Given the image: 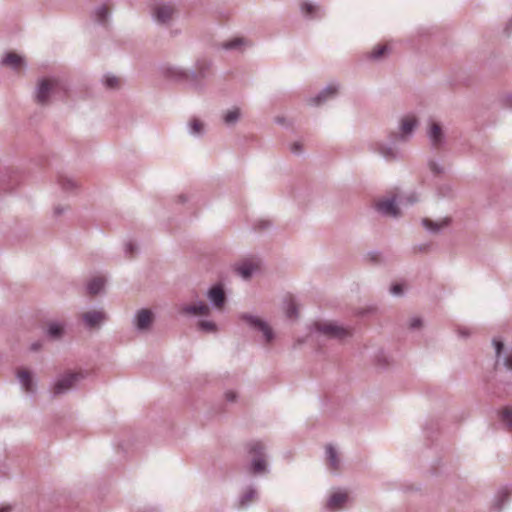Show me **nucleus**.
Returning a JSON list of instances; mask_svg holds the SVG:
<instances>
[{"label":"nucleus","instance_id":"nucleus-1","mask_svg":"<svg viewBox=\"0 0 512 512\" xmlns=\"http://www.w3.org/2000/svg\"><path fill=\"white\" fill-rule=\"evenodd\" d=\"M312 334L320 344L323 340L342 341L352 335L351 329L344 327L333 321H319L314 323Z\"/></svg>","mask_w":512,"mask_h":512},{"label":"nucleus","instance_id":"nucleus-2","mask_svg":"<svg viewBox=\"0 0 512 512\" xmlns=\"http://www.w3.org/2000/svg\"><path fill=\"white\" fill-rule=\"evenodd\" d=\"M66 88L56 79H43L40 81L36 93V101L39 104H47L51 99L63 100L66 96Z\"/></svg>","mask_w":512,"mask_h":512},{"label":"nucleus","instance_id":"nucleus-3","mask_svg":"<svg viewBox=\"0 0 512 512\" xmlns=\"http://www.w3.org/2000/svg\"><path fill=\"white\" fill-rule=\"evenodd\" d=\"M247 450L251 456L249 471L253 475L269 473V466L266 456V447L261 441H252L247 444Z\"/></svg>","mask_w":512,"mask_h":512},{"label":"nucleus","instance_id":"nucleus-4","mask_svg":"<svg viewBox=\"0 0 512 512\" xmlns=\"http://www.w3.org/2000/svg\"><path fill=\"white\" fill-rule=\"evenodd\" d=\"M86 377V373L83 371L77 372H66L60 375L52 385V393L54 396H60L68 393L69 391L75 389L78 384L84 380Z\"/></svg>","mask_w":512,"mask_h":512},{"label":"nucleus","instance_id":"nucleus-5","mask_svg":"<svg viewBox=\"0 0 512 512\" xmlns=\"http://www.w3.org/2000/svg\"><path fill=\"white\" fill-rule=\"evenodd\" d=\"M413 131L414 130H397L391 133V143L389 145L380 144L379 152L386 158V160L395 159L398 156L396 146L400 143L409 141L413 136Z\"/></svg>","mask_w":512,"mask_h":512},{"label":"nucleus","instance_id":"nucleus-6","mask_svg":"<svg viewBox=\"0 0 512 512\" xmlns=\"http://www.w3.org/2000/svg\"><path fill=\"white\" fill-rule=\"evenodd\" d=\"M240 319L244 321L251 329L260 332L266 345L270 344L274 340L275 334L273 329L266 321L248 313L241 314Z\"/></svg>","mask_w":512,"mask_h":512},{"label":"nucleus","instance_id":"nucleus-7","mask_svg":"<svg viewBox=\"0 0 512 512\" xmlns=\"http://www.w3.org/2000/svg\"><path fill=\"white\" fill-rule=\"evenodd\" d=\"M493 346L495 348L496 366L502 364L503 367L512 372V349H505L502 341L493 339Z\"/></svg>","mask_w":512,"mask_h":512},{"label":"nucleus","instance_id":"nucleus-8","mask_svg":"<svg viewBox=\"0 0 512 512\" xmlns=\"http://www.w3.org/2000/svg\"><path fill=\"white\" fill-rule=\"evenodd\" d=\"M108 316L103 310H89L81 314V320L86 328L94 329L99 328Z\"/></svg>","mask_w":512,"mask_h":512},{"label":"nucleus","instance_id":"nucleus-9","mask_svg":"<svg viewBox=\"0 0 512 512\" xmlns=\"http://www.w3.org/2000/svg\"><path fill=\"white\" fill-rule=\"evenodd\" d=\"M376 210L383 216H387V217L396 218L400 215L399 208L396 205L395 196L379 199L376 202Z\"/></svg>","mask_w":512,"mask_h":512},{"label":"nucleus","instance_id":"nucleus-10","mask_svg":"<svg viewBox=\"0 0 512 512\" xmlns=\"http://www.w3.org/2000/svg\"><path fill=\"white\" fill-rule=\"evenodd\" d=\"M154 320V314L150 309H140L136 312L133 318V325L137 331H147Z\"/></svg>","mask_w":512,"mask_h":512},{"label":"nucleus","instance_id":"nucleus-11","mask_svg":"<svg viewBox=\"0 0 512 512\" xmlns=\"http://www.w3.org/2000/svg\"><path fill=\"white\" fill-rule=\"evenodd\" d=\"M16 378L26 394L31 395L36 392V383L31 371L25 368H19L16 372Z\"/></svg>","mask_w":512,"mask_h":512},{"label":"nucleus","instance_id":"nucleus-12","mask_svg":"<svg viewBox=\"0 0 512 512\" xmlns=\"http://www.w3.org/2000/svg\"><path fill=\"white\" fill-rule=\"evenodd\" d=\"M180 313L189 316H209L211 308L207 303L200 300L191 304H184L180 308Z\"/></svg>","mask_w":512,"mask_h":512},{"label":"nucleus","instance_id":"nucleus-13","mask_svg":"<svg viewBox=\"0 0 512 512\" xmlns=\"http://www.w3.org/2000/svg\"><path fill=\"white\" fill-rule=\"evenodd\" d=\"M206 296L209 299L211 305L216 309L221 310L226 303V294L222 284L213 285L207 291Z\"/></svg>","mask_w":512,"mask_h":512},{"label":"nucleus","instance_id":"nucleus-14","mask_svg":"<svg viewBox=\"0 0 512 512\" xmlns=\"http://www.w3.org/2000/svg\"><path fill=\"white\" fill-rule=\"evenodd\" d=\"M326 462L330 471H338L341 467L339 453L332 444L325 446Z\"/></svg>","mask_w":512,"mask_h":512},{"label":"nucleus","instance_id":"nucleus-15","mask_svg":"<svg viewBox=\"0 0 512 512\" xmlns=\"http://www.w3.org/2000/svg\"><path fill=\"white\" fill-rule=\"evenodd\" d=\"M349 496L345 491L334 492L327 501V508L330 510H339L347 503Z\"/></svg>","mask_w":512,"mask_h":512},{"label":"nucleus","instance_id":"nucleus-16","mask_svg":"<svg viewBox=\"0 0 512 512\" xmlns=\"http://www.w3.org/2000/svg\"><path fill=\"white\" fill-rule=\"evenodd\" d=\"M176 10L170 4L158 5L154 10L155 18L160 23H167L172 19Z\"/></svg>","mask_w":512,"mask_h":512},{"label":"nucleus","instance_id":"nucleus-17","mask_svg":"<svg viewBox=\"0 0 512 512\" xmlns=\"http://www.w3.org/2000/svg\"><path fill=\"white\" fill-rule=\"evenodd\" d=\"M510 496V490L507 487L501 488L498 490V492L495 494L491 510L493 512H501L504 505L508 502Z\"/></svg>","mask_w":512,"mask_h":512},{"label":"nucleus","instance_id":"nucleus-18","mask_svg":"<svg viewBox=\"0 0 512 512\" xmlns=\"http://www.w3.org/2000/svg\"><path fill=\"white\" fill-rule=\"evenodd\" d=\"M66 323L63 321H50L47 324V335L53 340H59L64 336Z\"/></svg>","mask_w":512,"mask_h":512},{"label":"nucleus","instance_id":"nucleus-19","mask_svg":"<svg viewBox=\"0 0 512 512\" xmlns=\"http://www.w3.org/2000/svg\"><path fill=\"white\" fill-rule=\"evenodd\" d=\"M258 499V491L255 487L249 486L243 492V494L239 497L238 507L245 509L247 508L251 502L256 501Z\"/></svg>","mask_w":512,"mask_h":512},{"label":"nucleus","instance_id":"nucleus-20","mask_svg":"<svg viewBox=\"0 0 512 512\" xmlns=\"http://www.w3.org/2000/svg\"><path fill=\"white\" fill-rule=\"evenodd\" d=\"M106 279L103 276L92 277L86 285L87 293L91 296L99 294L105 286Z\"/></svg>","mask_w":512,"mask_h":512},{"label":"nucleus","instance_id":"nucleus-21","mask_svg":"<svg viewBox=\"0 0 512 512\" xmlns=\"http://www.w3.org/2000/svg\"><path fill=\"white\" fill-rule=\"evenodd\" d=\"M450 222V219L449 218H444L440 221H432L430 219H423L422 220V223H423V226L429 230L430 232L432 233H437L439 232L441 229H443L444 227H446Z\"/></svg>","mask_w":512,"mask_h":512},{"label":"nucleus","instance_id":"nucleus-22","mask_svg":"<svg viewBox=\"0 0 512 512\" xmlns=\"http://www.w3.org/2000/svg\"><path fill=\"white\" fill-rule=\"evenodd\" d=\"M427 138L431 146L437 148L445 143L444 130H428Z\"/></svg>","mask_w":512,"mask_h":512},{"label":"nucleus","instance_id":"nucleus-23","mask_svg":"<svg viewBox=\"0 0 512 512\" xmlns=\"http://www.w3.org/2000/svg\"><path fill=\"white\" fill-rule=\"evenodd\" d=\"M3 63L15 70H20L24 65V60L20 55L10 52L4 58Z\"/></svg>","mask_w":512,"mask_h":512},{"label":"nucleus","instance_id":"nucleus-24","mask_svg":"<svg viewBox=\"0 0 512 512\" xmlns=\"http://www.w3.org/2000/svg\"><path fill=\"white\" fill-rule=\"evenodd\" d=\"M61 189L65 192H71L79 187V183L72 177L61 175L58 179Z\"/></svg>","mask_w":512,"mask_h":512},{"label":"nucleus","instance_id":"nucleus-25","mask_svg":"<svg viewBox=\"0 0 512 512\" xmlns=\"http://www.w3.org/2000/svg\"><path fill=\"white\" fill-rule=\"evenodd\" d=\"M236 270L243 279L247 280L257 270V265L251 262H245L239 265Z\"/></svg>","mask_w":512,"mask_h":512},{"label":"nucleus","instance_id":"nucleus-26","mask_svg":"<svg viewBox=\"0 0 512 512\" xmlns=\"http://www.w3.org/2000/svg\"><path fill=\"white\" fill-rule=\"evenodd\" d=\"M337 93V88L335 86H328L325 90H323L318 96L312 99L313 104L320 105L328 98L333 97Z\"/></svg>","mask_w":512,"mask_h":512},{"label":"nucleus","instance_id":"nucleus-27","mask_svg":"<svg viewBox=\"0 0 512 512\" xmlns=\"http://www.w3.org/2000/svg\"><path fill=\"white\" fill-rule=\"evenodd\" d=\"M500 419H501L502 423L504 424V426L506 427V429L510 433H512V409H510V408L503 409L500 414Z\"/></svg>","mask_w":512,"mask_h":512},{"label":"nucleus","instance_id":"nucleus-28","mask_svg":"<svg viewBox=\"0 0 512 512\" xmlns=\"http://www.w3.org/2000/svg\"><path fill=\"white\" fill-rule=\"evenodd\" d=\"M197 326L201 331H204L207 333L217 332V325L215 324V322L210 321V320H200L198 322Z\"/></svg>","mask_w":512,"mask_h":512},{"label":"nucleus","instance_id":"nucleus-29","mask_svg":"<svg viewBox=\"0 0 512 512\" xmlns=\"http://www.w3.org/2000/svg\"><path fill=\"white\" fill-rule=\"evenodd\" d=\"M246 44L247 42L244 38H235L231 41L224 42L222 47L225 49H238Z\"/></svg>","mask_w":512,"mask_h":512},{"label":"nucleus","instance_id":"nucleus-30","mask_svg":"<svg viewBox=\"0 0 512 512\" xmlns=\"http://www.w3.org/2000/svg\"><path fill=\"white\" fill-rule=\"evenodd\" d=\"M239 117H240V110L238 108H233L232 110H229L225 114L224 120H225L226 124L231 125V124H234Z\"/></svg>","mask_w":512,"mask_h":512},{"label":"nucleus","instance_id":"nucleus-31","mask_svg":"<svg viewBox=\"0 0 512 512\" xmlns=\"http://www.w3.org/2000/svg\"><path fill=\"white\" fill-rule=\"evenodd\" d=\"M286 315L290 319L298 317V307L294 300L290 299L286 306Z\"/></svg>","mask_w":512,"mask_h":512},{"label":"nucleus","instance_id":"nucleus-32","mask_svg":"<svg viewBox=\"0 0 512 512\" xmlns=\"http://www.w3.org/2000/svg\"><path fill=\"white\" fill-rule=\"evenodd\" d=\"M389 50V46L387 44L385 45H377L373 48L371 51V57L374 59H379L382 56H384Z\"/></svg>","mask_w":512,"mask_h":512},{"label":"nucleus","instance_id":"nucleus-33","mask_svg":"<svg viewBox=\"0 0 512 512\" xmlns=\"http://www.w3.org/2000/svg\"><path fill=\"white\" fill-rule=\"evenodd\" d=\"M418 125L417 118L414 115H407L402 119L401 127L405 129L415 128Z\"/></svg>","mask_w":512,"mask_h":512},{"label":"nucleus","instance_id":"nucleus-34","mask_svg":"<svg viewBox=\"0 0 512 512\" xmlns=\"http://www.w3.org/2000/svg\"><path fill=\"white\" fill-rule=\"evenodd\" d=\"M301 10L306 16H312L318 10V7L311 3L303 2Z\"/></svg>","mask_w":512,"mask_h":512},{"label":"nucleus","instance_id":"nucleus-35","mask_svg":"<svg viewBox=\"0 0 512 512\" xmlns=\"http://www.w3.org/2000/svg\"><path fill=\"white\" fill-rule=\"evenodd\" d=\"M304 143L302 140H296L290 144V151L295 155H300L303 152Z\"/></svg>","mask_w":512,"mask_h":512},{"label":"nucleus","instance_id":"nucleus-36","mask_svg":"<svg viewBox=\"0 0 512 512\" xmlns=\"http://www.w3.org/2000/svg\"><path fill=\"white\" fill-rule=\"evenodd\" d=\"M272 226L271 221L265 219H259L254 223V228L256 230L262 231L268 229Z\"/></svg>","mask_w":512,"mask_h":512},{"label":"nucleus","instance_id":"nucleus-37","mask_svg":"<svg viewBox=\"0 0 512 512\" xmlns=\"http://www.w3.org/2000/svg\"><path fill=\"white\" fill-rule=\"evenodd\" d=\"M108 13L109 8L106 5L101 6L96 12L97 20L99 22H104L106 20Z\"/></svg>","mask_w":512,"mask_h":512},{"label":"nucleus","instance_id":"nucleus-38","mask_svg":"<svg viewBox=\"0 0 512 512\" xmlns=\"http://www.w3.org/2000/svg\"><path fill=\"white\" fill-rule=\"evenodd\" d=\"M429 168L435 175H440V174L444 173V170H445L441 164H439L438 162H435V161H431L429 163Z\"/></svg>","mask_w":512,"mask_h":512},{"label":"nucleus","instance_id":"nucleus-39","mask_svg":"<svg viewBox=\"0 0 512 512\" xmlns=\"http://www.w3.org/2000/svg\"><path fill=\"white\" fill-rule=\"evenodd\" d=\"M105 84L108 88H116L120 84V79L115 76H107L105 79Z\"/></svg>","mask_w":512,"mask_h":512},{"label":"nucleus","instance_id":"nucleus-40","mask_svg":"<svg viewBox=\"0 0 512 512\" xmlns=\"http://www.w3.org/2000/svg\"><path fill=\"white\" fill-rule=\"evenodd\" d=\"M375 360L377 361V363L381 366H385L386 364H388V356L385 354L384 351H379L376 355H375Z\"/></svg>","mask_w":512,"mask_h":512},{"label":"nucleus","instance_id":"nucleus-41","mask_svg":"<svg viewBox=\"0 0 512 512\" xmlns=\"http://www.w3.org/2000/svg\"><path fill=\"white\" fill-rule=\"evenodd\" d=\"M390 292L394 296H401L403 294V287L401 284H394L391 286Z\"/></svg>","mask_w":512,"mask_h":512},{"label":"nucleus","instance_id":"nucleus-42","mask_svg":"<svg viewBox=\"0 0 512 512\" xmlns=\"http://www.w3.org/2000/svg\"><path fill=\"white\" fill-rule=\"evenodd\" d=\"M237 393L232 390H228L225 392V400L230 403H234L237 400Z\"/></svg>","mask_w":512,"mask_h":512},{"label":"nucleus","instance_id":"nucleus-43","mask_svg":"<svg viewBox=\"0 0 512 512\" xmlns=\"http://www.w3.org/2000/svg\"><path fill=\"white\" fill-rule=\"evenodd\" d=\"M409 326L411 329H419L422 326V320L419 317H414L410 320Z\"/></svg>","mask_w":512,"mask_h":512},{"label":"nucleus","instance_id":"nucleus-44","mask_svg":"<svg viewBox=\"0 0 512 512\" xmlns=\"http://www.w3.org/2000/svg\"><path fill=\"white\" fill-rule=\"evenodd\" d=\"M136 250H137V246L135 243H133L131 241L126 243V245H125L126 254L132 255Z\"/></svg>","mask_w":512,"mask_h":512},{"label":"nucleus","instance_id":"nucleus-45","mask_svg":"<svg viewBox=\"0 0 512 512\" xmlns=\"http://www.w3.org/2000/svg\"><path fill=\"white\" fill-rule=\"evenodd\" d=\"M68 209L67 206L57 205L54 207V215L60 216Z\"/></svg>","mask_w":512,"mask_h":512},{"label":"nucleus","instance_id":"nucleus-46","mask_svg":"<svg viewBox=\"0 0 512 512\" xmlns=\"http://www.w3.org/2000/svg\"><path fill=\"white\" fill-rule=\"evenodd\" d=\"M43 347L42 341H35L30 345V350L33 352L39 351Z\"/></svg>","mask_w":512,"mask_h":512},{"label":"nucleus","instance_id":"nucleus-47","mask_svg":"<svg viewBox=\"0 0 512 512\" xmlns=\"http://www.w3.org/2000/svg\"><path fill=\"white\" fill-rule=\"evenodd\" d=\"M189 125H190V128H193V129L203 127V123L197 118L193 119Z\"/></svg>","mask_w":512,"mask_h":512},{"label":"nucleus","instance_id":"nucleus-48","mask_svg":"<svg viewBox=\"0 0 512 512\" xmlns=\"http://www.w3.org/2000/svg\"><path fill=\"white\" fill-rule=\"evenodd\" d=\"M188 201V195L187 194H180L177 196V202L180 203V204H184Z\"/></svg>","mask_w":512,"mask_h":512},{"label":"nucleus","instance_id":"nucleus-49","mask_svg":"<svg viewBox=\"0 0 512 512\" xmlns=\"http://www.w3.org/2000/svg\"><path fill=\"white\" fill-rule=\"evenodd\" d=\"M190 133L193 137H201L203 130H190Z\"/></svg>","mask_w":512,"mask_h":512},{"label":"nucleus","instance_id":"nucleus-50","mask_svg":"<svg viewBox=\"0 0 512 512\" xmlns=\"http://www.w3.org/2000/svg\"><path fill=\"white\" fill-rule=\"evenodd\" d=\"M10 511H11V507H9V506L0 508V512H10Z\"/></svg>","mask_w":512,"mask_h":512},{"label":"nucleus","instance_id":"nucleus-51","mask_svg":"<svg viewBox=\"0 0 512 512\" xmlns=\"http://www.w3.org/2000/svg\"><path fill=\"white\" fill-rule=\"evenodd\" d=\"M459 332L460 335H462L463 337H467L469 335V333L466 330H459Z\"/></svg>","mask_w":512,"mask_h":512},{"label":"nucleus","instance_id":"nucleus-52","mask_svg":"<svg viewBox=\"0 0 512 512\" xmlns=\"http://www.w3.org/2000/svg\"><path fill=\"white\" fill-rule=\"evenodd\" d=\"M409 200H410V202H411V203H414V202H416V201H417V198H416V196H415V195H411V196H410V198H409Z\"/></svg>","mask_w":512,"mask_h":512},{"label":"nucleus","instance_id":"nucleus-53","mask_svg":"<svg viewBox=\"0 0 512 512\" xmlns=\"http://www.w3.org/2000/svg\"><path fill=\"white\" fill-rule=\"evenodd\" d=\"M431 128L437 129L439 127H438V125L434 124Z\"/></svg>","mask_w":512,"mask_h":512},{"label":"nucleus","instance_id":"nucleus-54","mask_svg":"<svg viewBox=\"0 0 512 512\" xmlns=\"http://www.w3.org/2000/svg\"><path fill=\"white\" fill-rule=\"evenodd\" d=\"M280 124L285 125L287 124L284 120L280 122Z\"/></svg>","mask_w":512,"mask_h":512}]
</instances>
